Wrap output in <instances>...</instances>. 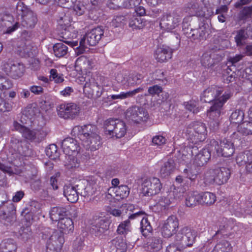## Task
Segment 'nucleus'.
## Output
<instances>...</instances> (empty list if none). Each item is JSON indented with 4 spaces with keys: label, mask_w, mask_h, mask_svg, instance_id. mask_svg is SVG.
Instances as JSON below:
<instances>
[{
    "label": "nucleus",
    "mask_w": 252,
    "mask_h": 252,
    "mask_svg": "<svg viewBox=\"0 0 252 252\" xmlns=\"http://www.w3.org/2000/svg\"><path fill=\"white\" fill-rule=\"evenodd\" d=\"M129 193V189L126 185H121L115 188V194L117 200L127 197Z\"/></svg>",
    "instance_id": "obj_48"
},
{
    "label": "nucleus",
    "mask_w": 252,
    "mask_h": 252,
    "mask_svg": "<svg viewBox=\"0 0 252 252\" xmlns=\"http://www.w3.org/2000/svg\"><path fill=\"white\" fill-rule=\"evenodd\" d=\"M97 132V127L92 125H86L82 126H76L71 130V134L78 136L82 141L87 140V138H89Z\"/></svg>",
    "instance_id": "obj_15"
},
{
    "label": "nucleus",
    "mask_w": 252,
    "mask_h": 252,
    "mask_svg": "<svg viewBox=\"0 0 252 252\" xmlns=\"http://www.w3.org/2000/svg\"><path fill=\"white\" fill-rule=\"evenodd\" d=\"M252 158V149L239 153L236 158V161L240 166L243 165L246 166Z\"/></svg>",
    "instance_id": "obj_38"
},
{
    "label": "nucleus",
    "mask_w": 252,
    "mask_h": 252,
    "mask_svg": "<svg viewBox=\"0 0 252 252\" xmlns=\"http://www.w3.org/2000/svg\"><path fill=\"white\" fill-rule=\"evenodd\" d=\"M16 245L12 239L3 240L0 244V252H15Z\"/></svg>",
    "instance_id": "obj_43"
},
{
    "label": "nucleus",
    "mask_w": 252,
    "mask_h": 252,
    "mask_svg": "<svg viewBox=\"0 0 252 252\" xmlns=\"http://www.w3.org/2000/svg\"><path fill=\"white\" fill-rule=\"evenodd\" d=\"M200 194L197 192H189L186 197L185 204L189 207H192L200 203Z\"/></svg>",
    "instance_id": "obj_41"
},
{
    "label": "nucleus",
    "mask_w": 252,
    "mask_h": 252,
    "mask_svg": "<svg viewBox=\"0 0 252 252\" xmlns=\"http://www.w3.org/2000/svg\"><path fill=\"white\" fill-rule=\"evenodd\" d=\"M74 187H75L78 193L81 196H86L90 195L92 193L89 191L90 186H88V182L85 180H79L78 184Z\"/></svg>",
    "instance_id": "obj_40"
},
{
    "label": "nucleus",
    "mask_w": 252,
    "mask_h": 252,
    "mask_svg": "<svg viewBox=\"0 0 252 252\" xmlns=\"http://www.w3.org/2000/svg\"><path fill=\"white\" fill-rule=\"evenodd\" d=\"M197 18H192L187 17L184 19L183 21V30H189L186 33L187 36L192 40H201L205 38L206 27L204 24L200 25Z\"/></svg>",
    "instance_id": "obj_3"
},
{
    "label": "nucleus",
    "mask_w": 252,
    "mask_h": 252,
    "mask_svg": "<svg viewBox=\"0 0 252 252\" xmlns=\"http://www.w3.org/2000/svg\"><path fill=\"white\" fill-rule=\"evenodd\" d=\"M159 180L155 177L145 179L142 184V193L144 196H152L158 193L161 189Z\"/></svg>",
    "instance_id": "obj_12"
},
{
    "label": "nucleus",
    "mask_w": 252,
    "mask_h": 252,
    "mask_svg": "<svg viewBox=\"0 0 252 252\" xmlns=\"http://www.w3.org/2000/svg\"><path fill=\"white\" fill-rule=\"evenodd\" d=\"M238 131L243 135H252V122L245 121L238 126Z\"/></svg>",
    "instance_id": "obj_46"
},
{
    "label": "nucleus",
    "mask_w": 252,
    "mask_h": 252,
    "mask_svg": "<svg viewBox=\"0 0 252 252\" xmlns=\"http://www.w3.org/2000/svg\"><path fill=\"white\" fill-rule=\"evenodd\" d=\"M171 194L168 195L166 197H161L158 201V205L161 206L163 207L164 209H165L167 207L169 206L173 200H171L170 198V195Z\"/></svg>",
    "instance_id": "obj_62"
},
{
    "label": "nucleus",
    "mask_w": 252,
    "mask_h": 252,
    "mask_svg": "<svg viewBox=\"0 0 252 252\" xmlns=\"http://www.w3.org/2000/svg\"><path fill=\"white\" fill-rule=\"evenodd\" d=\"M143 88L139 87L131 91H128L126 93L123 92L122 97H123V99L128 97H132L137 94L143 92Z\"/></svg>",
    "instance_id": "obj_60"
},
{
    "label": "nucleus",
    "mask_w": 252,
    "mask_h": 252,
    "mask_svg": "<svg viewBox=\"0 0 252 252\" xmlns=\"http://www.w3.org/2000/svg\"><path fill=\"white\" fill-rule=\"evenodd\" d=\"M231 247L227 241H222L217 244L212 252H230Z\"/></svg>",
    "instance_id": "obj_50"
},
{
    "label": "nucleus",
    "mask_w": 252,
    "mask_h": 252,
    "mask_svg": "<svg viewBox=\"0 0 252 252\" xmlns=\"http://www.w3.org/2000/svg\"><path fill=\"white\" fill-rule=\"evenodd\" d=\"M123 0H109L107 2V6L110 9H117L124 8Z\"/></svg>",
    "instance_id": "obj_56"
},
{
    "label": "nucleus",
    "mask_w": 252,
    "mask_h": 252,
    "mask_svg": "<svg viewBox=\"0 0 252 252\" xmlns=\"http://www.w3.org/2000/svg\"><path fill=\"white\" fill-rule=\"evenodd\" d=\"M13 84L9 79L0 76V89L7 90L12 87Z\"/></svg>",
    "instance_id": "obj_57"
},
{
    "label": "nucleus",
    "mask_w": 252,
    "mask_h": 252,
    "mask_svg": "<svg viewBox=\"0 0 252 252\" xmlns=\"http://www.w3.org/2000/svg\"><path fill=\"white\" fill-rule=\"evenodd\" d=\"M64 242L63 234L61 232H54L47 244L56 247L57 250H61Z\"/></svg>",
    "instance_id": "obj_32"
},
{
    "label": "nucleus",
    "mask_w": 252,
    "mask_h": 252,
    "mask_svg": "<svg viewBox=\"0 0 252 252\" xmlns=\"http://www.w3.org/2000/svg\"><path fill=\"white\" fill-rule=\"evenodd\" d=\"M172 52V49L169 47L159 46L155 52V57L158 62L163 63L171 58Z\"/></svg>",
    "instance_id": "obj_23"
},
{
    "label": "nucleus",
    "mask_w": 252,
    "mask_h": 252,
    "mask_svg": "<svg viewBox=\"0 0 252 252\" xmlns=\"http://www.w3.org/2000/svg\"><path fill=\"white\" fill-rule=\"evenodd\" d=\"M0 219L1 220H9L15 213V208L11 201H2L0 205Z\"/></svg>",
    "instance_id": "obj_24"
},
{
    "label": "nucleus",
    "mask_w": 252,
    "mask_h": 252,
    "mask_svg": "<svg viewBox=\"0 0 252 252\" xmlns=\"http://www.w3.org/2000/svg\"><path fill=\"white\" fill-rule=\"evenodd\" d=\"M250 30L251 27H248L246 29H242L236 31L234 39L237 46L241 47L245 44L246 40L249 36L248 31Z\"/></svg>",
    "instance_id": "obj_33"
},
{
    "label": "nucleus",
    "mask_w": 252,
    "mask_h": 252,
    "mask_svg": "<svg viewBox=\"0 0 252 252\" xmlns=\"http://www.w3.org/2000/svg\"><path fill=\"white\" fill-rule=\"evenodd\" d=\"M60 175L59 172H57L50 178V184L54 190L58 189V178L60 177Z\"/></svg>",
    "instance_id": "obj_64"
},
{
    "label": "nucleus",
    "mask_w": 252,
    "mask_h": 252,
    "mask_svg": "<svg viewBox=\"0 0 252 252\" xmlns=\"http://www.w3.org/2000/svg\"><path fill=\"white\" fill-rule=\"evenodd\" d=\"M185 108L189 111L194 114L197 113L200 111V108L197 102L194 101H189L185 103Z\"/></svg>",
    "instance_id": "obj_54"
},
{
    "label": "nucleus",
    "mask_w": 252,
    "mask_h": 252,
    "mask_svg": "<svg viewBox=\"0 0 252 252\" xmlns=\"http://www.w3.org/2000/svg\"><path fill=\"white\" fill-rule=\"evenodd\" d=\"M203 180L206 185L216 184V168L207 169L204 174Z\"/></svg>",
    "instance_id": "obj_45"
},
{
    "label": "nucleus",
    "mask_w": 252,
    "mask_h": 252,
    "mask_svg": "<svg viewBox=\"0 0 252 252\" xmlns=\"http://www.w3.org/2000/svg\"><path fill=\"white\" fill-rule=\"evenodd\" d=\"M58 228L62 234L63 233L69 232L73 229V221L68 216L66 217L58 220Z\"/></svg>",
    "instance_id": "obj_34"
},
{
    "label": "nucleus",
    "mask_w": 252,
    "mask_h": 252,
    "mask_svg": "<svg viewBox=\"0 0 252 252\" xmlns=\"http://www.w3.org/2000/svg\"><path fill=\"white\" fill-rule=\"evenodd\" d=\"M1 67L7 75L15 79L21 77L24 71V67L22 64L10 59L3 61Z\"/></svg>",
    "instance_id": "obj_10"
},
{
    "label": "nucleus",
    "mask_w": 252,
    "mask_h": 252,
    "mask_svg": "<svg viewBox=\"0 0 252 252\" xmlns=\"http://www.w3.org/2000/svg\"><path fill=\"white\" fill-rule=\"evenodd\" d=\"M181 20V17L176 12L165 14L161 18L159 25L163 30L170 31L179 25Z\"/></svg>",
    "instance_id": "obj_16"
},
{
    "label": "nucleus",
    "mask_w": 252,
    "mask_h": 252,
    "mask_svg": "<svg viewBox=\"0 0 252 252\" xmlns=\"http://www.w3.org/2000/svg\"><path fill=\"white\" fill-rule=\"evenodd\" d=\"M19 27V23L15 21L12 15L5 14L0 16V29L3 33L10 34Z\"/></svg>",
    "instance_id": "obj_17"
},
{
    "label": "nucleus",
    "mask_w": 252,
    "mask_h": 252,
    "mask_svg": "<svg viewBox=\"0 0 252 252\" xmlns=\"http://www.w3.org/2000/svg\"><path fill=\"white\" fill-rule=\"evenodd\" d=\"M200 203L207 206L213 204L216 200V196L213 193L204 192L200 194Z\"/></svg>",
    "instance_id": "obj_42"
},
{
    "label": "nucleus",
    "mask_w": 252,
    "mask_h": 252,
    "mask_svg": "<svg viewBox=\"0 0 252 252\" xmlns=\"http://www.w3.org/2000/svg\"><path fill=\"white\" fill-rule=\"evenodd\" d=\"M126 119L128 121L138 124L140 122L146 121L149 115L144 108L134 105L129 107L125 112Z\"/></svg>",
    "instance_id": "obj_9"
},
{
    "label": "nucleus",
    "mask_w": 252,
    "mask_h": 252,
    "mask_svg": "<svg viewBox=\"0 0 252 252\" xmlns=\"http://www.w3.org/2000/svg\"><path fill=\"white\" fill-rule=\"evenodd\" d=\"M100 137L97 133L91 136L89 138H87V140H83V144L86 147V149H90L91 151H95L98 149L100 145Z\"/></svg>",
    "instance_id": "obj_31"
},
{
    "label": "nucleus",
    "mask_w": 252,
    "mask_h": 252,
    "mask_svg": "<svg viewBox=\"0 0 252 252\" xmlns=\"http://www.w3.org/2000/svg\"><path fill=\"white\" fill-rule=\"evenodd\" d=\"M63 195L67 200L71 203H75L78 199L79 194L76 190V188L71 184L65 185L64 186Z\"/></svg>",
    "instance_id": "obj_30"
},
{
    "label": "nucleus",
    "mask_w": 252,
    "mask_h": 252,
    "mask_svg": "<svg viewBox=\"0 0 252 252\" xmlns=\"http://www.w3.org/2000/svg\"><path fill=\"white\" fill-rule=\"evenodd\" d=\"M62 147L65 155L78 154L80 149L77 141L70 137L66 138L62 141Z\"/></svg>",
    "instance_id": "obj_21"
},
{
    "label": "nucleus",
    "mask_w": 252,
    "mask_h": 252,
    "mask_svg": "<svg viewBox=\"0 0 252 252\" xmlns=\"http://www.w3.org/2000/svg\"><path fill=\"white\" fill-rule=\"evenodd\" d=\"M186 133L188 138L192 143L204 141L207 136V131L206 125L200 122H193L189 124L187 129Z\"/></svg>",
    "instance_id": "obj_5"
},
{
    "label": "nucleus",
    "mask_w": 252,
    "mask_h": 252,
    "mask_svg": "<svg viewBox=\"0 0 252 252\" xmlns=\"http://www.w3.org/2000/svg\"><path fill=\"white\" fill-rule=\"evenodd\" d=\"M14 126L15 128L22 133L24 138L30 141L35 142V129H30L17 122H15Z\"/></svg>",
    "instance_id": "obj_26"
},
{
    "label": "nucleus",
    "mask_w": 252,
    "mask_h": 252,
    "mask_svg": "<svg viewBox=\"0 0 252 252\" xmlns=\"http://www.w3.org/2000/svg\"><path fill=\"white\" fill-rule=\"evenodd\" d=\"M108 29L100 26L95 28L86 33L85 35L80 40L79 46L75 50V54L80 55L85 53L89 46L96 45L103 36H107Z\"/></svg>",
    "instance_id": "obj_1"
},
{
    "label": "nucleus",
    "mask_w": 252,
    "mask_h": 252,
    "mask_svg": "<svg viewBox=\"0 0 252 252\" xmlns=\"http://www.w3.org/2000/svg\"><path fill=\"white\" fill-rule=\"evenodd\" d=\"M222 92L221 88L216 86H212L205 90L200 96L201 101L210 103L216 99Z\"/></svg>",
    "instance_id": "obj_19"
},
{
    "label": "nucleus",
    "mask_w": 252,
    "mask_h": 252,
    "mask_svg": "<svg viewBox=\"0 0 252 252\" xmlns=\"http://www.w3.org/2000/svg\"><path fill=\"white\" fill-rule=\"evenodd\" d=\"M230 170L226 167L216 168V184L220 185L226 183L230 176Z\"/></svg>",
    "instance_id": "obj_25"
},
{
    "label": "nucleus",
    "mask_w": 252,
    "mask_h": 252,
    "mask_svg": "<svg viewBox=\"0 0 252 252\" xmlns=\"http://www.w3.org/2000/svg\"><path fill=\"white\" fill-rule=\"evenodd\" d=\"M47 134V131L43 128L35 129V142H40L45 139Z\"/></svg>",
    "instance_id": "obj_61"
},
{
    "label": "nucleus",
    "mask_w": 252,
    "mask_h": 252,
    "mask_svg": "<svg viewBox=\"0 0 252 252\" xmlns=\"http://www.w3.org/2000/svg\"><path fill=\"white\" fill-rule=\"evenodd\" d=\"M69 206H56L52 208L50 211V216L53 221H57L69 215Z\"/></svg>",
    "instance_id": "obj_22"
},
{
    "label": "nucleus",
    "mask_w": 252,
    "mask_h": 252,
    "mask_svg": "<svg viewBox=\"0 0 252 252\" xmlns=\"http://www.w3.org/2000/svg\"><path fill=\"white\" fill-rule=\"evenodd\" d=\"M50 79L53 80L56 83H60L63 81L64 79L63 74H59L56 69H52L50 71Z\"/></svg>",
    "instance_id": "obj_53"
},
{
    "label": "nucleus",
    "mask_w": 252,
    "mask_h": 252,
    "mask_svg": "<svg viewBox=\"0 0 252 252\" xmlns=\"http://www.w3.org/2000/svg\"><path fill=\"white\" fill-rule=\"evenodd\" d=\"M110 224V221L107 219H98L92 226L96 235H100L108 230Z\"/></svg>",
    "instance_id": "obj_29"
},
{
    "label": "nucleus",
    "mask_w": 252,
    "mask_h": 252,
    "mask_svg": "<svg viewBox=\"0 0 252 252\" xmlns=\"http://www.w3.org/2000/svg\"><path fill=\"white\" fill-rule=\"evenodd\" d=\"M38 19L36 14L32 10L21 18V25L27 29L33 28L35 27Z\"/></svg>",
    "instance_id": "obj_28"
},
{
    "label": "nucleus",
    "mask_w": 252,
    "mask_h": 252,
    "mask_svg": "<svg viewBox=\"0 0 252 252\" xmlns=\"http://www.w3.org/2000/svg\"><path fill=\"white\" fill-rule=\"evenodd\" d=\"M231 96V94L230 93H225L220 97L214 102L213 105L207 111V116L210 120H220L222 107Z\"/></svg>",
    "instance_id": "obj_13"
},
{
    "label": "nucleus",
    "mask_w": 252,
    "mask_h": 252,
    "mask_svg": "<svg viewBox=\"0 0 252 252\" xmlns=\"http://www.w3.org/2000/svg\"><path fill=\"white\" fill-rule=\"evenodd\" d=\"M199 4L196 0H191L186 3L184 7V10L190 15H202L199 12Z\"/></svg>",
    "instance_id": "obj_37"
},
{
    "label": "nucleus",
    "mask_w": 252,
    "mask_h": 252,
    "mask_svg": "<svg viewBox=\"0 0 252 252\" xmlns=\"http://www.w3.org/2000/svg\"><path fill=\"white\" fill-rule=\"evenodd\" d=\"M145 214L142 211H139L130 215L128 219L122 222L118 226L117 232L120 235H126L130 231V221L129 219H134L136 218H139L141 219V232L143 236L146 237L151 232L152 228L148 222L147 218L144 217Z\"/></svg>",
    "instance_id": "obj_2"
},
{
    "label": "nucleus",
    "mask_w": 252,
    "mask_h": 252,
    "mask_svg": "<svg viewBox=\"0 0 252 252\" xmlns=\"http://www.w3.org/2000/svg\"><path fill=\"white\" fill-rule=\"evenodd\" d=\"M211 147L212 151L214 147V150L219 157H229L234 154L235 150L233 143L226 139L221 140L220 144L214 140L211 143Z\"/></svg>",
    "instance_id": "obj_11"
},
{
    "label": "nucleus",
    "mask_w": 252,
    "mask_h": 252,
    "mask_svg": "<svg viewBox=\"0 0 252 252\" xmlns=\"http://www.w3.org/2000/svg\"><path fill=\"white\" fill-rule=\"evenodd\" d=\"M175 168V163L174 160L169 158L161 167L160 173L162 177L165 178L169 176L174 171Z\"/></svg>",
    "instance_id": "obj_35"
},
{
    "label": "nucleus",
    "mask_w": 252,
    "mask_h": 252,
    "mask_svg": "<svg viewBox=\"0 0 252 252\" xmlns=\"http://www.w3.org/2000/svg\"><path fill=\"white\" fill-rule=\"evenodd\" d=\"M104 128L108 134L120 138L125 136L126 132L125 123L117 119H109L105 121Z\"/></svg>",
    "instance_id": "obj_6"
},
{
    "label": "nucleus",
    "mask_w": 252,
    "mask_h": 252,
    "mask_svg": "<svg viewBox=\"0 0 252 252\" xmlns=\"http://www.w3.org/2000/svg\"><path fill=\"white\" fill-rule=\"evenodd\" d=\"M10 148L13 151L16 157L20 156L31 157L33 155V151L30 148V144L26 141L20 140L12 137L10 140Z\"/></svg>",
    "instance_id": "obj_7"
},
{
    "label": "nucleus",
    "mask_w": 252,
    "mask_h": 252,
    "mask_svg": "<svg viewBox=\"0 0 252 252\" xmlns=\"http://www.w3.org/2000/svg\"><path fill=\"white\" fill-rule=\"evenodd\" d=\"M247 107V103L243 100L238 102L236 107V109L232 113L230 117V121L231 123L240 124L243 121L245 113L244 111Z\"/></svg>",
    "instance_id": "obj_20"
},
{
    "label": "nucleus",
    "mask_w": 252,
    "mask_h": 252,
    "mask_svg": "<svg viewBox=\"0 0 252 252\" xmlns=\"http://www.w3.org/2000/svg\"><path fill=\"white\" fill-rule=\"evenodd\" d=\"M0 170L3 172L7 173L9 175L13 174H19L21 173L20 170H18L15 166H8L0 162Z\"/></svg>",
    "instance_id": "obj_52"
},
{
    "label": "nucleus",
    "mask_w": 252,
    "mask_h": 252,
    "mask_svg": "<svg viewBox=\"0 0 252 252\" xmlns=\"http://www.w3.org/2000/svg\"><path fill=\"white\" fill-rule=\"evenodd\" d=\"M179 227V221L175 216H170L165 220L162 228V234L165 238L171 237Z\"/></svg>",
    "instance_id": "obj_18"
},
{
    "label": "nucleus",
    "mask_w": 252,
    "mask_h": 252,
    "mask_svg": "<svg viewBox=\"0 0 252 252\" xmlns=\"http://www.w3.org/2000/svg\"><path fill=\"white\" fill-rule=\"evenodd\" d=\"M220 49V47L217 46L210 47L201 57V64L206 68H210L221 61L222 56L218 53Z\"/></svg>",
    "instance_id": "obj_8"
},
{
    "label": "nucleus",
    "mask_w": 252,
    "mask_h": 252,
    "mask_svg": "<svg viewBox=\"0 0 252 252\" xmlns=\"http://www.w3.org/2000/svg\"><path fill=\"white\" fill-rule=\"evenodd\" d=\"M53 49L54 54L58 58L64 57L68 53V47L63 42L54 44Z\"/></svg>",
    "instance_id": "obj_44"
},
{
    "label": "nucleus",
    "mask_w": 252,
    "mask_h": 252,
    "mask_svg": "<svg viewBox=\"0 0 252 252\" xmlns=\"http://www.w3.org/2000/svg\"><path fill=\"white\" fill-rule=\"evenodd\" d=\"M210 158L211 154L209 150L204 149L195 155L193 163L196 166L201 167L207 163Z\"/></svg>",
    "instance_id": "obj_27"
},
{
    "label": "nucleus",
    "mask_w": 252,
    "mask_h": 252,
    "mask_svg": "<svg viewBox=\"0 0 252 252\" xmlns=\"http://www.w3.org/2000/svg\"><path fill=\"white\" fill-rule=\"evenodd\" d=\"M128 23L132 29H141L145 26V21L140 16L135 15L129 18Z\"/></svg>",
    "instance_id": "obj_39"
},
{
    "label": "nucleus",
    "mask_w": 252,
    "mask_h": 252,
    "mask_svg": "<svg viewBox=\"0 0 252 252\" xmlns=\"http://www.w3.org/2000/svg\"><path fill=\"white\" fill-rule=\"evenodd\" d=\"M232 221L227 220L225 218H220L216 223L215 227H217L218 230V233L219 232H227L232 229V226H230Z\"/></svg>",
    "instance_id": "obj_36"
},
{
    "label": "nucleus",
    "mask_w": 252,
    "mask_h": 252,
    "mask_svg": "<svg viewBox=\"0 0 252 252\" xmlns=\"http://www.w3.org/2000/svg\"><path fill=\"white\" fill-rule=\"evenodd\" d=\"M46 155L51 159L55 160L60 157V153L58 151L56 145L54 144L49 145L46 149Z\"/></svg>",
    "instance_id": "obj_49"
},
{
    "label": "nucleus",
    "mask_w": 252,
    "mask_h": 252,
    "mask_svg": "<svg viewBox=\"0 0 252 252\" xmlns=\"http://www.w3.org/2000/svg\"><path fill=\"white\" fill-rule=\"evenodd\" d=\"M80 108L76 104L68 103L60 105L58 109V115L64 119H74L79 114Z\"/></svg>",
    "instance_id": "obj_14"
},
{
    "label": "nucleus",
    "mask_w": 252,
    "mask_h": 252,
    "mask_svg": "<svg viewBox=\"0 0 252 252\" xmlns=\"http://www.w3.org/2000/svg\"><path fill=\"white\" fill-rule=\"evenodd\" d=\"M75 154H71L69 155H66L65 161V166L67 168H72L76 167L78 165L77 159L74 156Z\"/></svg>",
    "instance_id": "obj_51"
},
{
    "label": "nucleus",
    "mask_w": 252,
    "mask_h": 252,
    "mask_svg": "<svg viewBox=\"0 0 252 252\" xmlns=\"http://www.w3.org/2000/svg\"><path fill=\"white\" fill-rule=\"evenodd\" d=\"M184 177L194 182L197 177V174L195 173L191 169L186 168L183 171Z\"/></svg>",
    "instance_id": "obj_58"
},
{
    "label": "nucleus",
    "mask_w": 252,
    "mask_h": 252,
    "mask_svg": "<svg viewBox=\"0 0 252 252\" xmlns=\"http://www.w3.org/2000/svg\"><path fill=\"white\" fill-rule=\"evenodd\" d=\"M31 11L32 10L26 5L23 1L20 0L18 1L15 11L17 16H20L22 18Z\"/></svg>",
    "instance_id": "obj_47"
},
{
    "label": "nucleus",
    "mask_w": 252,
    "mask_h": 252,
    "mask_svg": "<svg viewBox=\"0 0 252 252\" xmlns=\"http://www.w3.org/2000/svg\"><path fill=\"white\" fill-rule=\"evenodd\" d=\"M142 0H126L123 2L124 8H132L138 6Z\"/></svg>",
    "instance_id": "obj_59"
},
{
    "label": "nucleus",
    "mask_w": 252,
    "mask_h": 252,
    "mask_svg": "<svg viewBox=\"0 0 252 252\" xmlns=\"http://www.w3.org/2000/svg\"><path fill=\"white\" fill-rule=\"evenodd\" d=\"M29 205L30 206V208H25L22 212L23 214H25L27 215L30 213H33L36 210V207L39 206V204L37 201H31L29 202Z\"/></svg>",
    "instance_id": "obj_63"
},
{
    "label": "nucleus",
    "mask_w": 252,
    "mask_h": 252,
    "mask_svg": "<svg viewBox=\"0 0 252 252\" xmlns=\"http://www.w3.org/2000/svg\"><path fill=\"white\" fill-rule=\"evenodd\" d=\"M126 17L123 15H118L115 16L111 23L112 26L116 28L121 26L125 23Z\"/></svg>",
    "instance_id": "obj_55"
},
{
    "label": "nucleus",
    "mask_w": 252,
    "mask_h": 252,
    "mask_svg": "<svg viewBox=\"0 0 252 252\" xmlns=\"http://www.w3.org/2000/svg\"><path fill=\"white\" fill-rule=\"evenodd\" d=\"M196 235L197 232L194 229L184 226L176 233L175 242L182 248L190 247L194 243Z\"/></svg>",
    "instance_id": "obj_4"
}]
</instances>
